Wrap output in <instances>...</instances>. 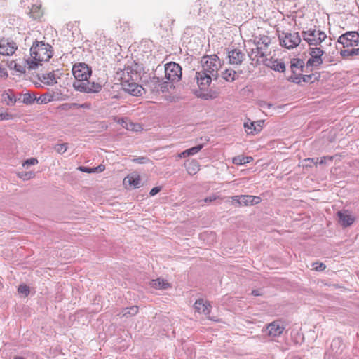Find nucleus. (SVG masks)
Returning <instances> with one entry per match:
<instances>
[{
  "label": "nucleus",
  "instance_id": "1",
  "mask_svg": "<svg viewBox=\"0 0 359 359\" xmlns=\"http://www.w3.org/2000/svg\"><path fill=\"white\" fill-rule=\"evenodd\" d=\"M72 74L75 78L73 87L76 90L84 93H97L101 91L102 86L100 83L89 81L92 75V69L87 64L84 62L74 64L72 67Z\"/></svg>",
  "mask_w": 359,
  "mask_h": 359
},
{
  "label": "nucleus",
  "instance_id": "2",
  "mask_svg": "<svg viewBox=\"0 0 359 359\" xmlns=\"http://www.w3.org/2000/svg\"><path fill=\"white\" fill-rule=\"evenodd\" d=\"M53 55L52 46L43 41H36L30 48V57L25 60L29 69H35L41 62L48 61Z\"/></svg>",
  "mask_w": 359,
  "mask_h": 359
},
{
  "label": "nucleus",
  "instance_id": "3",
  "mask_svg": "<svg viewBox=\"0 0 359 359\" xmlns=\"http://www.w3.org/2000/svg\"><path fill=\"white\" fill-rule=\"evenodd\" d=\"M219 67L220 60L217 55H205L201 59V69L200 71L210 74V76H214V79H217Z\"/></svg>",
  "mask_w": 359,
  "mask_h": 359
},
{
  "label": "nucleus",
  "instance_id": "4",
  "mask_svg": "<svg viewBox=\"0 0 359 359\" xmlns=\"http://www.w3.org/2000/svg\"><path fill=\"white\" fill-rule=\"evenodd\" d=\"M302 37L310 47H317L327 39V35L320 29H311L302 32Z\"/></svg>",
  "mask_w": 359,
  "mask_h": 359
},
{
  "label": "nucleus",
  "instance_id": "5",
  "mask_svg": "<svg viewBox=\"0 0 359 359\" xmlns=\"http://www.w3.org/2000/svg\"><path fill=\"white\" fill-rule=\"evenodd\" d=\"M278 39L280 46L287 49L297 47L301 42V36L298 32H282L279 34Z\"/></svg>",
  "mask_w": 359,
  "mask_h": 359
},
{
  "label": "nucleus",
  "instance_id": "6",
  "mask_svg": "<svg viewBox=\"0 0 359 359\" xmlns=\"http://www.w3.org/2000/svg\"><path fill=\"white\" fill-rule=\"evenodd\" d=\"M325 51L320 47H309L310 58L306 62V67H318L323 62V55Z\"/></svg>",
  "mask_w": 359,
  "mask_h": 359
},
{
  "label": "nucleus",
  "instance_id": "7",
  "mask_svg": "<svg viewBox=\"0 0 359 359\" xmlns=\"http://www.w3.org/2000/svg\"><path fill=\"white\" fill-rule=\"evenodd\" d=\"M165 76L171 82L178 81L182 77L180 65L174 62L166 64L165 65Z\"/></svg>",
  "mask_w": 359,
  "mask_h": 359
},
{
  "label": "nucleus",
  "instance_id": "8",
  "mask_svg": "<svg viewBox=\"0 0 359 359\" xmlns=\"http://www.w3.org/2000/svg\"><path fill=\"white\" fill-rule=\"evenodd\" d=\"M21 3L29 10L28 14L32 19L38 20L43 15L41 5L38 4V0H22Z\"/></svg>",
  "mask_w": 359,
  "mask_h": 359
},
{
  "label": "nucleus",
  "instance_id": "9",
  "mask_svg": "<svg viewBox=\"0 0 359 359\" xmlns=\"http://www.w3.org/2000/svg\"><path fill=\"white\" fill-rule=\"evenodd\" d=\"M337 42L342 44L344 48L357 46L359 34L357 32H347L338 38Z\"/></svg>",
  "mask_w": 359,
  "mask_h": 359
},
{
  "label": "nucleus",
  "instance_id": "10",
  "mask_svg": "<svg viewBox=\"0 0 359 359\" xmlns=\"http://www.w3.org/2000/svg\"><path fill=\"white\" fill-rule=\"evenodd\" d=\"M226 53L229 63L232 65H241L245 57V53L238 48H229L226 49Z\"/></svg>",
  "mask_w": 359,
  "mask_h": 359
},
{
  "label": "nucleus",
  "instance_id": "11",
  "mask_svg": "<svg viewBox=\"0 0 359 359\" xmlns=\"http://www.w3.org/2000/svg\"><path fill=\"white\" fill-rule=\"evenodd\" d=\"M16 43L10 39L2 38L0 39V54L4 55H13L17 50Z\"/></svg>",
  "mask_w": 359,
  "mask_h": 359
},
{
  "label": "nucleus",
  "instance_id": "12",
  "mask_svg": "<svg viewBox=\"0 0 359 359\" xmlns=\"http://www.w3.org/2000/svg\"><path fill=\"white\" fill-rule=\"evenodd\" d=\"M122 88L133 96H139L142 93L143 88L136 83V81L121 82Z\"/></svg>",
  "mask_w": 359,
  "mask_h": 359
},
{
  "label": "nucleus",
  "instance_id": "13",
  "mask_svg": "<svg viewBox=\"0 0 359 359\" xmlns=\"http://www.w3.org/2000/svg\"><path fill=\"white\" fill-rule=\"evenodd\" d=\"M196 79L201 90H206L209 87L212 80L215 79L214 76H210V74L201 71L196 72Z\"/></svg>",
  "mask_w": 359,
  "mask_h": 359
},
{
  "label": "nucleus",
  "instance_id": "14",
  "mask_svg": "<svg viewBox=\"0 0 359 359\" xmlns=\"http://www.w3.org/2000/svg\"><path fill=\"white\" fill-rule=\"evenodd\" d=\"M268 335L272 337H277L282 334L285 327L280 321H273L269 323L267 327Z\"/></svg>",
  "mask_w": 359,
  "mask_h": 359
},
{
  "label": "nucleus",
  "instance_id": "15",
  "mask_svg": "<svg viewBox=\"0 0 359 359\" xmlns=\"http://www.w3.org/2000/svg\"><path fill=\"white\" fill-rule=\"evenodd\" d=\"M305 63L303 60L299 58H293L290 61V69L292 75L290 76L297 77L304 72Z\"/></svg>",
  "mask_w": 359,
  "mask_h": 359
},
{
  "label": "nucleus",
  "instance_id": "16",
  "mask_svg": "<svg viewBox=\"0 0 359 359\" xmlns=\"http://www.w3.org/2000/svg\"><path fill=\"white\" fill-rule=\"evenodd\" d=\"M140 77L139 74L136 70H134L131 67H126L122 72L121 82L137 81Z\"/></svg>",
  "mask_w": 359,
  "mask_h": 359
},
{
  "label": "nucleus",
  "instance_id": "17",
  "mask_svg": "<svg viewBox=\"0 0 359 359\" xmlns=\"http://www.w3.org/2000/svg\"><path fill=\"white\" fill-rule=\"evenodd\" d=\"M339 217V222L344 227L351 226L355 221V217H353L348 211L341 210L337 212Z\"/></svg>",
  "mask_w": 359,
  "mask_h": 359
},
{
  "label": "nucleus",
  "instance_id": "18",
  "mask_svg": "<svg viewBox=\"0 0 359 359\" xmlns=\"http://www.w3.org/2000/svg\"><path fill=\"white\" fill-rule=\"evenodd\" d=\"M263 62L264 65L274 71L284 72L285 70V63L280 60L265 58L263 59Z\"/></svg>",
  "mask_w": 359,
  "mask_h": 359
},
{
  "label": "nucleus",
  "instance_id": "19",
  "mask_svg": "<svg viewBox=\"0 0 359 359\" xmlns=\"http://www.w3.org/2000/svg\"><path fill=\"white\" fill-rule=\"evenodd\" d=\"M210 304L202 299L196 300L194 304L196 311L205 316L210 313Z\"/></svg>",
  "mask_w": 359,
  "mask_h": 359
},
{
  "label": "nucleus",
  "instance_id": "20",
  "mask_svg": "<svg viewBox=\"0 0 359 359\" xmlns=\"http://www.w3.org/2000/svg\"><path fill=\"white\" fill-rule=\"evenodd\" d=\"M248 55L252 61H255L256 62H259V58H266V51H264V48L262 46L257 47L256 48H252L251 51L248 53Z\"/></svg>",
  "mask_w": 359,
  "mask_h": 359
},
{
  "label": "nucleus",
  "instance_id": "21",
  "mask_svg": "<svg viewBox=\"0 0 359 359\" xmlns=\"http://www.w3.org/2000/svg\"><path fill=\"white\" fill-rule=\"evenodd\" d=\"M263 123L264 121H259L257 122H250V124H248V123H245L244 127L248 134H254V133H257L261 131Z\"/></svg>",
  "mask_w": 359,
  "mask_h": 359
},
{
  "label": "nucleus",
  "instance_id": "22",
  "mask_svg": "<svg viewBox=\"0 0 359 359\" xmlns=\"http://www.w3.org/2000/svg\"><path fill=\"white\" fill-rule=\"evenodd\" d=\"M271 43V38L266 35H260L255 39V44L257 47L262 46L264 51H266L268 46Z\"/></svg>",
  "mask_w": 359,
  "mask_h": 359
},
{
  "label": "nucleus",
  "instance_id": "23",
  "mask_svg": "<svg viewBox=\"0 0 359 359\" xmlns=\"http://www.w3.org/2000/svg\"><path fill=\"white\" fill-rule=\"evenodd\" d=\"M121 124L123 128L128 130L138 131L141 128L140 124L131 122L128 118H122Z\"/></svg>",
  "mask_w": 359,
  "mask_h": 359
},
{
  "label": "nucleus",
  "instance_id": "24",
  "mask_svg": "<svg viewBox=\"0 0 359 359\" xmlns=\"http://www.w3.org/2000/svg\"><path fill=\"white\" fill-rule=\"evenodd\" d=\"M312 77H313V74L303 75L302 74L297 76V77L289 76L287 79L290 81L299 84L302 82H305V83L311 82V80Z\"/></svg>",
  "mask_w": 359,
  "mask_h": 359
},
{
  "label": "nucleus",
  "instance_id": "25",
  "mask_svg": "<svg viewBox=\"0 0 359 359\" xmlns=\"http://www.w3.org/2000/svg\"><path fill=\"white\" fill-rule=\"evenodd\" d=\"M340 55L344 59H352L355 56L359 55V48L341 50Z\"/></svg>",
  "mask_w": 359,
  "mask_h": 359
},
{
  "label": "nucleus",
  "instance_id": "26",
  "mask_svg": "<svg viewBox=\"0 0 359 359\" xmlns=\"http://www.w3.org/2000/svg\"><path fill=\"white\" fill-rule=\"evenodd\" d=\"M40 79L41 82L48 86H52L55 83H57V82L55 78V75L53 72L42 74L41 77H40Z\"/></svg>",
  "mask_w": 359,
  "mask_h": 359
},
{
  "label": "nucleus",
  "instance_id": "27",
  "mask_svg": "<svg viewBox=\"0 0 359 359\" xmlns=\"http://www.w3.org/2000/svg\"><path fill=\"white\" fill-rule=\"evenodd\" d=\"M150 285L152 287L155 289H168L170 287V285L163 279H156L152 280L150 283Z\"/></svg>",
  "mask_w": 359,
  "mask_h": 359
},
{
  "label": "nucleus",
  "instance_id": "28",
  "mask_svg": "<svg viewBox=\"0 0 359 359\" xmlns=\"http://www.w3.org/2000/svg\"><path fill=\"white\" fill-rule=\"evenodd\" d=\"M203 147V144H198L197 146L193 147L191 148H189L188 149L184 150L180 154V158H185L189 156H193L198 152H199L202 148Z\"/></svg>",
  "mask_w": 359,
  "mask_h": 359
},
{
  "label": "nucleus",
  "instance_id": "29",
  "mask_svg": "<svg viewBox=\"0 0 359 359\" xmlns=\"http://www.w3.org/2000/svg\"><path fill=\"white\" fill-rule=\"evenodd\" d=\"M233 201L236 202L240 205H250L251 196L241 195L236 196L233 198Z\"/></svg>",
  "mask_w": 359,
  "mask_h": 359
},
{
  "label": "nucleus",
  "instance_id": "30",
  "mask_svg": "<svg viewBox=\"0 0 359 359\" xmlns=\"http://www.w3.org/2000/svg\"><path fill=\"white\" fill-rule=\"evenodd\" d=\"M124 182H127L130 186L134 188H139L141 187L142 182L139 175L128 176L125 178Z\"/></svg>",
  "mask_w": 359,
  "mask_h": 359
},
{
  "label": "nucleus",
  "instance_id": "31",
  "mask_svg": "<svg viewBox=\"0 0 359 359\" xmlns=\"http://www.w3.org/2000/svg\"><path fill=\"white\" fill-rule=\"evenodd\" d=\"M252 160L251 156H238L233 158V163L236 165H244L250 163Z\"/></svg>",
  "mask_w": 359,
  "mask_h": 359
},
{
  "label": "nucleus",
  "instance_id": "32",
  "mask_svg": "<svg viewBox=\"0 0 359 359\" xmlns=\"http://www.w3.org/2000/svg\"><path fill=\"white\" fill-rule=\"evenodd\" d=\"M236 71L231 69H226L224 72H222V77L224 79H225L226 81H233L236 78Z\"/></svg>",
  "mask_w": 359,
  "mask_h": 359
},
{
  "label": "nucleus",
  "instance_id": "33",
  "mask_svg": "<svg viewBox=\"0 0 359 359\" xmlns=\"http://www.w3.org/2000/svg\"><path fill=\"white\" fill-rule=\"evenodd\" d=\"M138 312V307L133 306L128 308H126L122 311V316L130 317L133 316Z\"/></svg>",
  "mask_w": 359,
  "mask_h": 359
},
{
  "label": "nucleus",
  "instance_id": "34",
  "mask_svg": "<svg viewBox=\"0 0 359 359\" xmlns=\"http://www.w3.org/2000/svg\"><path fill=\"white\" fill-rule=\"evenodd\" d=\"M22 97V102L26 104H30L34 103L35 100L36 101L35 95L28 93L23 94Z\"/></svg>",
  "mask_w": 359,
  "mask_h": 359
},
{
  "label": "nucleus",
  "instance_id": "35",
  "mask_svg": "<svg viewBox=\"0 0 359 359\" xmlns=\"http://www.w3.org/2000/svg\"><path fill=\"white\" fill-rule=\"evenodd\" d=\"M26 65H27L26 64L25 65H22L18 64L16 62H11L9 67L11 69L13 68L16 72H18L22 74V73H25V72H26Z\"/></svg>",
  "mask_w": 359,
  "mask_h": 359
},
{
  "label": "nucleus",
  "instance_id": "36",
  "mask_svg": "<svg viewBox=\"0 0 359 359\" xmlns=\"http://www.w3.org/2000/svg\"><path fill=\"white\" fill-rule=\"evenodd\" d=\"M157 80L158 82L159 83V89H158L157 91L161 90L162 93H165L168 90L170 87H171V84L169 82H161L158 78L157 79Z\"/></svg>",
  "mask_w": 359,
  "mask_h": 359
},
{
  "label": "nucleus",
  "instance_id": "37",
  "mask_svg": "<svg viewBox=\"0 0 359 359\" xmlns=\"http://www.w3.org/2000/svg\"><path fill=\"white\" fill-rule=\"evenodd\" d=\"M68 148V144L67 143L63 144H57L54 147V149L60 154H64Z\"/></svg>",
  "mask_w": 359,
  "mask_h": 359
},
{
  "label": "nucleus",
  "instance_id": "38",
  "mask_svg": "<svg viewBox=\"0 0 359 359\" xmlns=\"http://www.w3.org/2000/svg\"><path fill=\"white\" fill-rule=\"evenodd\" d=\"M18 291L20 294L27 297L29 294V287L25 284H22L19 285Z\"/></svg>",
  "mask_w": 359,
  "mask_h": 359
},
{
  "label": "nucleus",
  "instance_id": "39",
  "mask_svg": "<svg viewBox=\"0 0 359 359\" xmlns=\"http://www.w3.org/2000/svg\"><path fill=\"white\" fill-rule=\"evenodd\" d=\"M38 163V160L35 158H31L26 160L23 163L22 166L27 169L30 165H36Z\"/></svg>",
  "mask_w": 359,
  "mask_h": 359
},
{
  "label": "nucleus",
  "instance_id": "40",
  "mask_svg": "<svg viewBox=\"0 0 359 359\" xmlns=\"http://www.w3.org/2000/svg\"><path fill=\"white\" fill-rule=\"evenodd\" d=\"M3 97H4V100L6 102H7L8 104H9L10 102H12L13 104H14L17 101V99L15 97L14 95L8 94V93L3 94Z\"/></svg>",
  "mask_w": 359,
  "mask_h": 359
},
{
  "label": "nucleus",
  "instance_id": "41",
  "mask_svg": "<svg viewBox=\"0 0 359 359\" xmlns=\"http://www.w3.org/2000/svg\"><path fill=\"white\" fill-rule=\"evenodd\" d=\"M132 161L134 163H139V164H145V163H149L150 161V160L147 157L141 156V157L133 158L132 160Z\"/></svg>",
  "mask_w": 359,
  "mask_h": 359
},
{
  "label": "nucleus",
  "instance_id": "42",
  "mask_svg": "<svg viewBox=\"0 0 359 359\" xmlns=\"http://www.w3.org/2000/svg\"><path fill=\"white\" fill-rule=\"evenodd\" d=\"M198 170L196 162L191 163L189 166L187 168V171L191 175L196 174Z\"/></svg>",
  "mask_w": 359,
  "mask_h": 359
},
{
  "label": "nucleus",
  "instance_id": "43",
  "mask_svg": "<svg viewBox=\"0 0 359 359\" xmlns=\"http://www.w3.org/2000/svg\"><path fill=\"white\" fill-rule=\"evenodd\" d=\"M50 101V99L48 98V95H43L39 98H36V102L38 104H43V103H47Z\"/></svg>",
  "mask_w": 359,
  "mask_h": 359
},
{
  "label": "nucleus",
  "instance_id": "44",
  "mask_svg": "<svg viewBox=\"0 0 359 359\" xmlns=\"http://www.w3.org/2000/svg\"><path fill=\"white\" fill-rule=\"evenodd\" d=\"M34 174L32 172H24L20 174V177L23 180H29L34 177Z\"/></svg>",
  "mask_w": 359,
  "mask_h": 359
},
{
  "label": "nucleus",
  "instance_id": "45",
  "mask_svg": "<svg viewBox=\"0 0 359 359\" xmlns=\"http://www.w3.org/2000/svg\"><path fill=\"white\" fill-rule=\"evenodd\" d=\"M251 203L250 205H256L260 203L261 198L258 196H251Z\"/></svg>",
  "mask_w": 359,
  "mask_h": 359
},
{
  "label": "nucleus",
  "instance_id": "46",
  "mask_svg": "<svg viewBox=\"0 0 359 359\" xmlns=\"http://www.w3.org/2000/svg\"><path fill=\"white\" fill-rule=\"evenodd\" d=\"M78 170L87 173H93V169L90 168L85 167V166H79Z\"/></svg>",
  "mask_w": 359,
  "mask_h": 359
},
{
  "label": "nucleus",
  "instance_id": "47",
  "mask_svg": "<svg viewBox=\"0 0 359 359\" xmlns=\"http://www.w3.org/2000/svg\"><path fill=\"white\" fill-rule=\"evenodd\" d=\"M161 188L160 187H154L153 189H151V190L149 192L150 196H155L161 191Z\"/></svg>",
  "mask_w": 359,
  "mask_h": 359
},
{
  "label": "nucleus",
  "instance_id": "48",
  "mask_svg": "<svg viewBox=\"0 0 359 359\" xmlns=\"http://www.w3.org/2000/svg\"><path fill=\"white\" fill-rule=\"evenodd\" d=\"M104 165H100L95 168H92L93 169V172H101L104 170Z\"/></svg>",
  "mask_w": 359,
  "mask_h": 359
},
{
  "label": "nucleus",
  "instance_id": "49",
  "mask_svg": "<svg viewBox=\"0 0 359 359\" xmlns=\"http://www.w3.org/2000/svg\"><path fill=\"white\" fill-rule=\"evenodd\" d=\"M11 118V115L8 113H0V121L8 120Z\"/></svg>",
  "mask_w": 359,
  "mask_h": 359
},
{
  "label": "nucleus",
  "instance_id": "50",
  "mask_svg": "<svg viewBox=\"0 0 359 359\" xmlns=\"http://www.w3.org/2000/svg\"><path fill=\"white\" fill-rule=\"evenodd\" d=\"M217 198V196H215V195H212V196H208V197H206L205 199H204V201L205 203H211L214 201H215Z\"/></svg>",
  "mask_w": 359,
  "mask_h": 359
},
{
  "label": "nucleus",
  "instance_id": "51",
  "mask_svg": "<svg viewBox=\"0 0 359 359\" xmlns=\"http://www.w3.org/2000/svg\"><path fill=\"white\" fill-rule=\"evenodd\" d=\"M316 264H318V266H316V267H315V269H316V271H323V270H324V269H325V267H326V266H325V265L324 264H323V263H320V264L316 263Z\"/></svg>",
  "mask_w": 359,
  "mask_h": 359
},
{
  "label": "nucleus",
  "instance_id": "52",
  "mask_svg": "<svg viewBox=\"0 0 359 359\" xmlns=\"http://www.w3.org/2000/svg\"><path fill=\"white\" fill-rule=\"evenodd\" d=\"M271 106H272V104H268L265 102H263L262 103L260 104V107L262 108H264L265 107H267L268 108H269Z\"/></svg>",
  "mask_w": 359,
  "mask_h": 359
},
{
  "label": "nucleus",
  "instance_id": "53",
  "mask_svg": "<svg viewBox=\"0 0 359 359\" xmlns=\"http://www.w3.org/2000/svg\"><path fill=\"white\" fill-rule=\"evenodd\" d=\"M252 294H253L254 296H259V295H261L259 292L258 290H252Z\"/></svg>",
  "mask_w": 359,
  "mask_h": 359
},
{
  "label": "nucleus",
  "instance_id": "54",
  "mask_svg": "<svg viewBox=\"0 0 359 359\" xmlns=\"http://www.w3.org/2000/svg\"><path fill=\"white\" fill-rule=\"evenodd\" d=\"M325 160H326V157H323V158H320V161H319V163H320V164L325 163Z\"/></svg>",
  "mask_w": 359,
  "mask_h": 359
},
{
  "label": "nucleus",
  "instance_id": "55",
  "mask_svg": "<svg viewBox=\"0 0 359 359\" xmlns=\"http://www.w3.org/2000/svg\"><path fill=\"white\" fill-rule=\"evenodd\" d=\"M339 339H334L332 341V346H333L334 344H339Z\"/></svg>",
  "mask_w": 359,
  "mask_h": 359
},
{
  "label": "nucleus",
  "instance_id": "56",
  "mask_svg": "<svg viewBox=\"0 0 359 359\" xmlns=\"http://www.w3.org/2000/svg\"><path fill=\"white\" fill-rule=\"evenodd\" d=\"M13 359H26L25 358L22 356H15Z\"/></svg>",
  "mask_w": 359,
  "mask_h": 359
},
{
  "label": "nucleus",
  "instance_id": "57",
  "mask_svg": "<svg viewBox=\"0 0 359 359\" xmlns=\"http://www.w3.org/2000/svg\"><path fill=\"white\" fill-rule=\"evenodd\" d=\"M310 160H311L312 161H313V160H314V159H313V158H312V159L308 158V159H307V161H310Z\"/></svg>",
  "mask_w": 359,
  "mask_h": 359
}]
</instances>
